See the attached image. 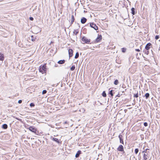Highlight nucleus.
Returning <instances> with one entry per match:
<instances>
[{"instance_id":"obj_34","label":"nucleus","mask_w":160,"mask_h":160,"mask_svg":"<svg viewBox=\"0 0 160 160\" xmlns=\"http://www.w3.org/2000/svg\"><path fill=\"white\" fill-rule=\"evenodd\" d=\"M22 101L21 100H20L18 101V103L19 104L22 103Z\"/></svg>"},{"instance_id":"obj_3","label":"nucleus","mask_w":160,"mask_h":160,"mask_svg":"<svg viewBox=\"0 0 160 160\" xmlns=\"http://www.w3.org/2000/svg\"><path fill=\"white\" fill-rule=\"evenodd\" d=\"M82 40L84 43H89V42H90V40L88 39L87 38L85 37H84L82 38Z\"/></svg>"},{"instance_id":"obj_19","label":"nucleus","mask_w":160,"mask_h":160,"mask_svg":"<svg viewBox=\"0 0 160 160\" xmlns=\"http://www.w3.org/2000/svg\"><path fill=\"white\" fill-rule=\"evenodd\" d=\"M145 97H146V99H148V98L149 97V94L148 93H146L145 95Z\"/></svg>"},{"instance_id":"obj_29","label":"nucleus","mask_w":160,"mask_h":160,"mask_svg":"<svg viewBox=\"0 0 160 160\" xmlns=\"http://www.w3.org/2000/svg\"><path fill=\"white\" fill-rule=\"evenodd\" d=\"M47 91L46 90H43L42 92V94H44L47 92Z\"/></svg>"},{"instance_id":"obj_1","label":"nucleus","mask_w":160,"mask_h":160,"mask_svg":"<svg viewBox=\"0 0 160 160\" xmlns=\"http://www.w3.org/2000/svg\"><path fill=\"white\" fill-rule=\"evenodd\" d=\"M29 129L37 135H38L39 134L38 131H37V129L31 126L29 128Z\"/></svg>"},{"instance_id":"obj_27","label":"nucleus","mask_w":160,"mask_h":160,"mask_svg":"<svg viewBox=\"0 0 160 160\" xmlns=\"http://www.w3.org/2000/svg\"><path fill=\"white\" fill-rule=\"evenodd\" d=\"M134 97L136 98H138V93H137L136 94H134Z\"/></svg>"},{"instance_id":"obj_36","label":"nucleus","mask_w":160,"mask_h":160,"mask_svg":"<svg viewBox=\"0 0 160 160\" xmlns=\"http://www.w3.org/2000/svg\"><path fill=\"white\" fill-rule=\"evenodd\" d=\"M135 50L138 52H139L140 51V50L139 49H136Z\"/></svg>"},{"instance_id":"obj_25","label":"nucleus","mask_w":160,"mask_h":160,"mask_svg":"<svg viewBox=\"0 0 160 160\" xmlns=\"http://www.w3.org/2000/svg\"><path fill=\"white\" fill-rule=\"evenodd\" d=\"M75 69V67L74 66H72L70 68V70L71 71L74 70Z\"/></svg>"},{"instance_id":"obj_16","label":"nucleus","mask_w":160,"mask_h":160,"mask_svg":"<svg viewBox=\"0 0 160 160\" xmlns=\"http://www.w3.org/2000/svg\"><path fill=\"white\" fill-rule=\"evenodd\" d=\"M53 140L59 143V140L57 138H53Z\"/></svg>"},{"instance_id":"obj_17","label":"nucleus","mask_w":160,"mask_h":160,"mask_svg":"<svg viewBox=\"0 0 160 160\" xmlns=\"http://www.w3.org/2000/svg\"><path fill=\"white\" fill-rule=\"evenodd\" d=\"M131 11H132V14L133 15H134L135 14V9H134V8H132Z\"/></svg>"},{"instance_id":"obj_2","label":"nucleus","mask_w":160,"mask_h":160,"mask_svg":"<svg viewBox=\"0 0 160 160\" xmlns=\"http://www.w3.org/2000/svg\"><path fill=\"white\" fill-rule=\"evenodd\" d=\"M147 150V149H146L145 150V151H144L143 152H145L146 153H144V154L143 156V157L144 160H147L148 157V153H147L146 152Z\"/></svg>"},{"instance_id":"obj_37","label":"nucleus","mask_w":160,"mask_h":160,"mask_svg":"<svg viewBox=\"0 0 160 160\" xmlns=\"http://www.w3.org/2000/svg\"><path fill=\"white\" fill-rule=\"evenodd\" d=\"M38 70L39 71V72H40V66H39V67H38Z\"/></svg>"},{"instance_id":"obj_21","label":"nucleus","mask_w":160,"mask_h":160,"mask_svg":"<svg viewBox=\"0 0 160 160\" xmlns=\"http://www.w3.org/2000/svg\"><path fill=\"white\" fill-rule=\"evenodd\" d=\"M79 57V53L78 52H77L75 56V58H77Z\"/></svg>"},{"instance_id":"obj_5","label":"nucleus","mask_w":160,"mask_h":160,"mask_svg":"<svg viewBox=\"0 0 160 160\" xmlns=\"http://www.w3.org/2000/svg\"><path fill=\"white\" fill-rule=\"evenodd\" d=\"M102 39V36L100 35H98V37L96 39L95 42H98L101 40Z\"/></svg>"},{"instance_id":"obj_26","label":"nucleus","mask_w":160,"mask_h":160,"mask_svg":"<svg viewBox=\"0 0 160 160\" xmlns=\"http://www.w3.org/2000/svg\"><path fill=\"white\" fill-rule=\"evenodd\" d=\"M139 151L138 149V148H136L135 149V152L136 154H137L138 152Z\"/></svg>"},{"instance_id":"obj_31","label":"nucleus","mask_w":160,"mask_h":160,"mask_svg":"<svg viewBox=\"0 0 160 160\" xmlns=\"http://www.w3.org/2000/svg\"><path fill=\"white\" fill-rule=\"evenodd\" d=\"M112 90H111L110 91V95H111L112 96H113V94H112Z\"/></svg>"},{"instance_id":"obj_10","label":"nucleus","mask_w":160,"mask_h":160,"mask_svg":"<svg viewBox=\"0 0 160 160\" xmlns=\"http://www.w3.org/2000/svg\"><path fill=\"white\" fill-rule=\"evenodd\" d=\"M45 69H46V65H43L42 67V69L43 70L42 71H41V72H42V73H43L44 72H45Z\"/></svg>"},{"instance_id":"obj_11","label":"nucleus","mask_w":160,"mask_h":160,"mask_svg":"<svg viewBox=\"0 0 160 160\" xmlns=\"http://www.w3.org/2000/svg\"><path fill=\"white\" fill-rule=\"evenodd\" d=\"M87 21V19L85 18H83L81 19V22L82 23L84 24Z\"/></svg>"},{"instance_id":"obj_33","label":"nucleus","mask_w":160,"mask_h":160,"mask_svg":"<svg viewBox=\"0 0 160 160\" xmlns=\"http://www.w3.org/2000/svg\"><path fill=\"white\" fill-rule=\"evenodd\" d=\"M29 20L31 21H33V18L32 17H30L29 18Z\"/></svg>"},{"instance_id":"obj_14","label":"nucleus","mask_w":160,"mask_h":160,"mask_svg":"<svg viewBox=\"0 0 160 160\" xmlns=\"http://www.w3.org/2000/svg\"><path fill=\"white\" fill-rule=\"evenodd\" d=\"M122 137V135H119V136H118V137H119V139H120V142L123 144V142L122 139L121 138Z\"/></svg>"},{"instance_id":"obj_24","label":"nucleus","mask_w":160,"mask_h":160,"mask_svg":"<svg viewBox=\"0 0 160 160\" xmlns=\"http://www.w3.org/2000/svg\"><path fill=\"white\" fill-rule=\"evenodd\" d=\"M102 95L103 97H105L106 96V94L105 91H103L102 93Z\"/></svg>"},{"instance_id":"obj_38","label":"nucleus","mask_w":160,"mask_h":160,"mask_svg":"<svg viewBox=\"0 0 160 160\" xmlns=\"http://www.w3.org/2000/svg\"><path fill=\"white\" fill-rule=\"evenodd\" d=\"M17 119L18 120H19V121H20V120H21V119H18V118H17Z\"/></svg>"},{"instance_id":"obj_28","label":"nucleus","mask_w":160,"mask_h":160,"mask_svg":"<svg viewBox=\"0 0 160 160\" xmlns=\"http://www.w3.org/2000/svg\"><path fill=\"white\" fill-rule=\"evenodd\" d=\"M122 52H125L126 51V49L125 48H122Z\"/></svg>"},{"instance_id":"obj_12","label":"nucleus","mask_w":160,"mask_h":160,"mask_svg":"<svg viewBox=\"0 0 160 160\" xmlns=\"http://www.w3.org/2000/svg\"><path fill=\"white\" fill-rule=\"evenodd\" d=\"M8 127V125L6 124H3L2 126V128L3 129H6Z\"/></svg>"},{"instance_id":"obj_30","label":"nucleus","mask_w":160,"mask_h":160,"mask_svg":"<svg viewBox=\"0 0 160 160\" xmlns=\"http://www.w3.org/2000/svg\"><path fill=\"white\" fill-rule=\"evenodd\" d=\"M159 38V36L157 35L156 36V37H155V38L157 40Z\"/></svg>"},{"instance_id":"obj_32","label":"nucleus","mask_w":160,"mask_h":160,"mask_svg":"<svg viewBox=\"0 0 160 160\" xmlns=\"http://www.w3.org/2000/svg\"><path fill=\"white\" fill-rule=\"evenodd\" d=\"M144 126H145V127H147L148 126V123L147 122H145L144 123Z\"/></svg>"},{"instance_id":"obj_22","label":"nucleus","mask_w":160,"mask_h":160,"mask_svg":"<svg viewBox=\"0 0 160 160\" xmlns=\"http://www.w3.org/2000/svg\"><path fill=\"white\" fill-rule=\"evenodd\" d=\"M30 107H31V108H32L34 106H35V104H34L33 103H31L30 104Z\"/></svg>"},{"instance_id":"obj_20","label":"nucleus","mask_w":160,"mask_h":160,"mask_svg":"<svg viewBox=\"0 0 160 160\" xmlns=\"http://www.w3.org/2000/svg\"><path fill=\"white\" fill-rule=\"evenodd\" d=\"M71 22L72 23L74 20V16L73 15H72L71 16Z\"/></svg>"},{"instance_id":"obj_35","label":"nucleus","mask_w":160,"mask_h":160,"mask_svg":"<svg viewBox=\"0 0 160 160\" xmlns=\"http://www.w3.org/2000/svg\"><path fill=\"white\" fill-rule=\"evenodd\" d=\"M31 40H32V41H33L34 40V37L32 36H31Z\"/></svg>"},{"instance_id":"obj_9","label":"nucleus","mask_w":160,"mask_h":160,"mask_svg":"<svg viewBox=\"0 0 160 160\" xmlns=\"http://www.w3.org/2000/svg\"><path fill=\"white\" fill-rule=\"evenodd\" d=\"M151 45H152V44H151V43H148L146 46L145 49H147V50H149L150 49V47Z\"/></svg>"},{"instance_id":"obj_23","label":"nucleus","mask_w":160,"mask_h":160,"mask_svg":"<svg viewBox=\"0 0 160 160\" xmlns=\"http://www.w3.org/2000/svg\"><path fill=\"white\" fill-rule=\"evenodd\" d=\"M118 80H116L114 82V84L115 85H118Z\"/></svg>"},{"instance_id":"obj_18","label":"nucleus","mask_w":160,"mask_h":160,"mask_svg":"<svg viewBox=\"0 0 160 160\" xmlns=\"http://www.w3.org/2000/svg\"><path fill=\"white\" fill-rule=\"evenodd\" d=\"M78 32L77 30H74L73 32V33L75 35H76Z\"/></svg>"},{"instance_id":"obj_13","label":"nucleus","mask_w":160,"mask_h":160,"mask_svg":"<svg viewBox=\"0 0 160 160\" xmlns=\"http://www.w3.org/2000/svg\"><path fill=\"white\" fill-rule=\"evenodd\" d=\"M81 153V151H78L76 154L75 155V157L78 158L79 156V155Z\"/></svg>"},{"instance_id":"obj_15","label":"nucleus","mask_w":160,"mask_h":160,"mask_svg":"<svg viewBox=\"0 0 160 160\" xmlns=\"http://www.w3.org/2000/svg\"><path fill=\"white\" fill-rule=\"evenodd\" d=\"M65 60H60L58 62V63L59 64H62L64 63L65 62Z\"/></svg>"},{"instance_id":"obj_8","label":"nucleus","mask_w":160,"mask_h":160,"mask_svg":"<svg viewBox=\"0 0 160 160\" xmlns=\"http://www.w3.org/2000/svg\"><path fill=\"white\" fill-rule=\"evenodd\" d=\"M4 59V57L3 54L0 52V61H3Z\"/></svg>"},{"instance_id":"obj_4","label":"nucleus","mask_w":160,"mask_h":160,"mask_svg":"<svg viewBox=\"0 0 160 160\" xmlns=\"http://www.w3.org/2000/svg\"><path fill=\"white\" fill-rule=\"evenodd\" d=\"M90 26L92 28H94L95 30L98 29V27L96 25L93 23H91L90 24Z\"/></svg>"},{"instance_id":"obj_7","label":"nucleus","mask_w":160,"mask_h":160,"mask_svg":"<svg viewBox=\"0 0 160 160\" xmlns=\"http://www.w3.org/2000/svg\"><path fill=\"white\" fill-rule=\"evenodd\" d=\"M118 150L120 151H122L124 150L123 146L122 145H120L118 148Z\"/></svg>"},{"instance_id":"obj_39","label":"nucleus","mask_w":160,"mask_h":160,"mask_svg":"<svg viewBox=\"0 0 160 160\" xmlns=\"http://www.w3.org/2000/svg\"><path fill=\"white\" fill-rule=\"evenodd\" d=\"M120 96L119 95V94H118V95H117V96L118 97H119Z\"/></svg>"},{"instance_id":"obj_6","label":"nucleus","mask_w":160,"mask_h":160,"mask_svg":"<svg viewBox=\"0 0 160 160\" xmlns=\"http://www.w3.org/2000/svg\"><path fill=\"white\" fill-rule=\"evenodd\" d=\"M68 53L69 54V57L70 58L72 57L73 55V51L72 49H69L68 50Z\"/></svg>"}]
</instances>
